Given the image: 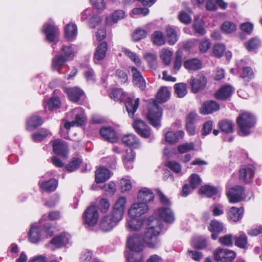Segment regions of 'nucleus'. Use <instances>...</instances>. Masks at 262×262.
I'll return each instance as SVG.
<instances>
[{
    "instance_id": "f257e3e1",
    "label": "nucleus",
    "mask_w": 262,
    "mask_h": 262,
    "mask_svg": "<svg viewBox=\"0 0 262 262\" xmlns=\"http://www.w3.org/2000/svg\"><path fill=\"white\" fill-rule=\"evenodd\" d=\"M148 226L143 236L134 234L127 238L126 247L130 251L142 253L145 248L143 242L150 249H158L160 247L161 241L159 235L162 230V224L160 221L153 216L148 219Z\"/></svg>"
},
{
    "instance_id": "f03ea898",
    "label": "nucleus",
    "mask_w": 262,
    "mask_h": 262,
    "mask_svg": "<svg viewBox=\"0 0 262 262\" xmlns=\"http://www.w3.org/2000/svg\"><path fill=\"white\" fill-rule=\"evenodd\" d=\"M170 96V92L166 86H161L156 95V100L150 101L147 105V118L150 124L154 127L159 128L161 126V120L163 110L158 104L166 102Z\"/></svg>"
},
{
    "instance_id": "7ed1b4c3",
    "label": "nucleus",
    "mask_w": 262,
    "mask_h": 262,
    "mask_svg": "<svg viewBox=\"0 0 262 262\" xmlns=\"http://www.w3.org/2000/svg\"><path fill=\"white\" fill-rule=\"evenodd\" d=\"M126 199L125 197H120L115 202L113 209L110 214L104 215L99 222L101 230L104 232L111 230L123 217Z\"/></svg>"
},
{
    "instance_id": "20e7f679",
    "label": "nucleus",
    "mask_w": 262,
    "mask_h": 262,
    "mask_svg": "<svg viewBox=\"0 0 262 262\" xmlns=\"http://www.w3.org/2000/svg\"><path fill=\"white\" fill-rule=\"evenodd\" d=\"M75 57V51L72 46L63 45L58 54L52 59L51 67L53 71L62 73V70L66 63L73 60Z\"/></svg>"
},
{
    "instance_id": "39448f33",
    "label": "nucleus",
    "mask_w": 262,
    "mask_h": 262,
    "mask_svg": "<svg viewBox=\"0 0 262 262\" xmlns=\"http://www.w3.org/2000/svg\"><path fill=\"white\" fill-rule=\"evenodd\" d=\"M256 122V118L253 114L246 111L240 113L236 119L238 133L244 136L250 135L255 128Z\"/></svg>"
},
{
    "instance_id": "423d86ee",
    "label": "nucleus",
    "mask_w": 262,
    "mask_h": 262,
    "mask_svg": "<svg viewBox=\"0 0 262 262\" xmlns=\"http://www.w3.org/2000/svg\"><path fill=\"white\" fill-rule=\"evenodd\" d=\"M245 188L241 185H235L229 189L226 195L231 204H236L245 200Z\"/></svg>"
},
{
    "instance_id": "0eeeda50",
    "label": "nucleus",
    "mask_w": 262,
    "mask_h": 262,
    "mask_svg": "<svg viewBox=\"0 0 262 262\" xmlns=\"http://www.w3.org/2000/svg\"><path fill=\"white\" fill-rule=\"evenodd\" d=\"M99 214L96 205L89 206L83 213V223L89 227H94L98 223Z\"/></svg>"
},
{
    "instance_id": "6e6552de",
    "label": "nucleus",
    "mask_w": 262,
    "mask_h": 262,
    "mask_svg": "<svg viewBox=\"0 0 262 262\" xmlns=\"http://www.w3.org/2000/svg\"><path fill=\"white\" fill-rule=\"evenodd\" d=\"M213 256L216 261L232 262L236 256V253L232 250L219 248L214 251Z\"/></svg>"
},
{
    "instance_id": "1a4fd4ad",
    "label": "nucleus",
    "mask_w": 262,
    "mask_h": 262,
    "mask_svg": "<svg viewBox=\"0 0 262 262\" xmlns=\"http://www.w3.org/2000/svg\"><path fill=\"white\" fill-rule=\"evenodd\" d=\"M207 83V78L202 73L198 74L195 77H192L189 80L191 92L198 93L205 89Z\"/></svg>"
},
{
    "instance_id": "9d476101",
    "label": "nucleus",
    "mask_w": 262,
    "mask_h": 262,
    "mask_svg": "<svg viewBox=\"0 0 262 262\" xmlns=\"http://www.w3.org/2000/svg\"><path fill=\"white\" fill-rule=\"evenodd\" d=\"M235 90L230 84L222 86L214 94V97L219 101H228L234 93Z\"/></svg>"
},
{
    "instance_id": "9b49d317",
    "label": "nucleus",
    "mask_w": 262,
    "mask_h": 262,
    "mask_svg": "<svg viewBox=\"0 0 262 262\" xmlns=\"http://www.w3.org/2000/svg\"><path fill=\"white\" fill-rule=\"evenodd\" d=\"M133 127L135 132L141 137L148 138L150 137L151 128L144 121L136 119L133 123Z\"/></svg>"
},
{
    "instance_id": "f8f14e48",
    "label": "nucleus",
    "mask_w": 262,
    "mask_h": 262,
    "mask_svg": "<svg viewBox=\"0 0 262 262\" xmlns=\"http://www.w3.org/2000/svg\"><path fill=\"white\" fill-rule=\"evenodd\" d=\"M255 169L252 164L243 166L239 170V179L245 183H250L254 178Z\"/></svg>"
},
{
    "instance_id": "ddd939ff",
    "label": "nucleus",
    "mask_w": 262,
    "mask_h": 262,
    "mask_svg": "<svg viewBox=\"0 0 262 262\" xmlns=\"http://www.w3.org/2000/svg\"><path fill=\"white\" fill-rule=\"evenodd\" d=\"M244 208L242 206L237 208L235 206L229 207L226 209V215L228 220L230 222L237 223L243 217Z\"/></svg>"
},
{
    "instance_id": "4468645a",
    "label": "nucleus",
    "mask_w": 262,
    "mask_h": 262,
    "mask_svg": "<svg viewBox=\"0 0 262 262\" xmlns=\"http://www.w3.org/2000/svg\"><path fill=\"white\" fill-rule=\"evenodd\" d=\"M149 209L147 204L139 201V202L135 203L132 205L128 210V213L132 218H136L147 212Z\"/></svg>"
},
{
    "instance_id": "2eb2a0df",
    "label": "nucleus",
    "mask_w": 262,
    "mask_h": 262,
    "mask_svg": "<svg viewBox=\"0 0 262 262\" xmlns=\"http://www.w3.org/2000/svg\"><path fill=\"white\" fill-rule=\"evenodd\" d=\"M53 152L57 155H60L63 157H66L69 153L68 143L60 139H57L51 141Z\"/></svg>"
},
{
    "instance_id": "dca6fc26",
    "label": "nucleus",
    "mask_w": 262,
    "mask_h": 262,
    "mask_svg": "<svg viewBox=\"0 0 262 262\" xmlns=\"http://www.w3.org/2000/svg\"><path fill=\"white\" fill-rule=\"evenodd\" d=\"M42 31L46 35V39L50 42H55L60 34V30L57 26L48 23L43 25Z\"/></svg>"
},
{
    "instance_id": "f3484780",
    "label": "nucleus",
    "mask_w": 262,
    "mask_h": 262,
    "mask_svg": "<svg viewBox=\"0 0 262 262\" xmlns=\"http://www.w3.org/2000/svg\"><path fill=\"white\" fill-rule=\"evenodd\" d=\"M63 91L68 99L74 103L78 102L84 95L83 90L78 86L64 88Z\"/></svg>"
},
{
    "instance_id": "a211bd4d",
    "label": "nucleus",
    "mask_w": 262,
    "mask_h": 262,
    "mask_svg": "<svg viewBox=\"0 0 262 262\" xmlns=\"http://www.w3.org/2000/svg\"><path fill=\"white\" fill-rule=\"evenodd\" d=\"M99 134L103 140L111 143L117 142L118 137L117 133L112 127L103 126L99 130Z\"/></svg>"
},
{
    "instance_id": "6ab92c4d",
    "label": "nucleus",
    "mask_w": 262,
    "mask_h": 262,
    "mask_svg": "<svg viewBox=\"0 0 262 262\" xmlns=\"http://www.w3.org/2000/svg\"><path fill=\"white\" fill-rule=\"evenodd\" d=\"M224 229L223 223L217 220H211L208 226V230L211 232V237L213 240L217 239Z\"/></svg>"
},
{
    "instance_id": "aec40b11",
    "label": "nucleus",
    "mask_w": 262,
    "mask_h": 262,
    "mask_svg": "<svg viewBox=\"0 0 262 262\" xmlns=\"http://www.w3.org/2000/svg\"><path fill=\"white\" fill-rule=\"evenodd\" d=\"M129 69L133 75V83L142 91L145 89L146 82L140 71L134 66H130Z\"/></svg>"
},
{
    "instance_id": "412c9836",
    "label": "nucleus",
    "mask_w": 262,
    "mask_h": 262,
    "mask_svg": "<svg viewBox=\"0 0 262 262\" xmlns=\"http://www.w3.org/2000/svg\"><path fill=\"white\" fill-rule=\"evenodd\" d=\"M70 238V235L63 232L54 237L50 241V244L54 246L56 249H60L64 247L69 242Z\"/></svg>"
},
{
    "instance_id": "4be33fe9",
    "label": "nucleus",
    "mask_w": 262,
    "mask_h": 262,
    "mask_svg": "<svg viewBox=\"0 0 262 262\" xmlns=\"http://www.w3.org/2000/svg\"><path fill=\"white\" fill-rule=\"evenodd\" d=\"M111 170L104 166L98 167L95 173V181L97 184L106 182L111 177Z\"/></svg>"
},
{
    "instance_id": "5701e85b",
    "label": "nucleus",
    "mask_w": 262,
    "mask_h": 262,
    "mask_svg": "<svg viewBox=\"0 0 262 262\" xmlns=\"http://www.w3.org/2000/svg\"><path fill=\"white\" fill-rule=\"evenodd\" d=\"M108 44L106 41H102L98 45L96 48L93 58L96 63L97 61H102L105 59Z\"/></svg>"
},
{
    "instance_id": "b1692460",
    "label": "nucleus",
    "mask_w": 262,
    "mask_h": 262,
    "mask_svg": "<svg viewBox=\"0 0 262 262\" xmlns=\"http://www.w3.org/2000/svg\"><path fill=\"white\" fill-rule=\"evenodd\" d=\"M220 109V104L214 100L205 101L200 108V112L204 115L212 114Z\"/></svg>"
},
{
    "instance_id": "393cba45",
    "label": "nucleus",
    "mask_w": 262,
    "mask_h": 262,
    "mask_svg": "<svg viewBox=\"0 0 262 262\" xmlns=\"http://www.w3.org/2000/svg\"><path fill=\"white\" fill-rule=\"evenodd\" d=\"M125 106L126 110L127 112L128 115L133 118L134 114L137 111L140 103V99L139 98L136 99H133L130 97H127L125 99Z\"/></svg>"
},
{
    "instance_id": "a878e982",
    "label": "nucleus",
    "mask_w": 262,
    "mask_h": 262,
    "mask_svg": "<svg viewBox=\"0 0 262 262\" xmlns=\"http://www.w3.org/2000/svg\"><path fill=\"white\" fill-rule=\"evenodd\" d=\"M137 198L139 201L147 204V203L154 201L155 195L153 192L149 189L143 188L138 191Z\"/></svg>"
},
{
    "instance_id": "bb28decb",
    "label": "nucleus",
    "mask_w": 262,
    "mask_h": 262,
    "mask_svg": "<svg viewBox=\"0 0 262 262\" xmlns=\"http://www.w3.org/2000/svg\"><path fill=\"white\" fill-rule=\"evenodd\" d=\"M159 216L164 221L168 223H172L174 220L173 213L169 207H161L158 210Z\"/></svg>"
},
{
    "instance_id": "cd10ccee",
    "label": "nucleus",
    "mask_w": 262,
    "mask_h": 262,
    "mask_svg": "<svg viewBox=\"0 0 262 262\" xmlns=\"http://www.w3.org/2000/svg\"><path fill=\"white\" fill-rule=\"evenodd\" d=\"M122 143L126 146L133 148H138L140 147V142L137 136L134 134L124 135L122 139Z\"/></svg>"
},
{
    "instance_id": "c85d7f7f",
    "label": "nucleus",
    "mask_w": 262,
    "mask_h": 262,
    "mask_svg": "<svg viewBox=\"0 0 262 262\" xmlns=\"http://www.w3.org/2000/svg\"><path fill=\"white\" fill-rule=\"evenodd\" d=\"M151 41L154 45L158 47L164 46L166 43V37L163 32L155 31L151 35Z\"/></svg>"
},
{
    "instance_id": "c756f323",
    "label": "nucleus",
    "mask_w": 262,
    "mask_h": 262,
    "mask_svg": "<svg viewBox=\"0 0 262 262\" xmlns=\"http://www.w3.org/2000/svg\"><path fill=\"white\" fill-rule=\"evenodd\" d=\"M255 74L252 67L244 66L239 72V77L245 81L249 82L255 78Z\"/></svg>"
},
{
    "instance_id": "7c9ffc66",
    "label": "nucleus",
    "mask_w": 262,
    "mask_h": 262,
    "mask_svg": "<svg viewBox=\"0 0 262 262\" xmlns=\"http://www.w3.org/2000/svg\"><path fill=\"white\" fill-rule=\"evenodd\" d=\"M183 66L186 69L188 70L197 71L202 68V62L201 60L194 58L185 61Z\"/></svg>"
},
{
    "instance_id": "2f4dec72",
    "label": "nucleus",
    "mask_w": 262,
    "mask_h": 262,
    "mask_svg": "<svg viewBox=\"0 0 262 262\" xmlns=\"http://www.w3.org/2000/svg\"><path fill=\"white\" fill-rule=\"evenodd\" d=\"M184 135V133L182 130L168 131L165 134V139L169 144H174L179 141L180 138H182Z\"/></svg>"
},
{
    "instance_id": "473e14b6",
    "label": "nucleus",
    "mask_w": 262,
    "mask_h": 262,
    "mask_svg": "<svg viewBox=\"0 0 262 262\" xmlns=\"http://www.w3.org/2000/svg\"><path fill=\"white\" fill-rule=\"evenodd\" d=\"M234 245L237 247L242 249H247L248 237L244 232H241L239 235L234 236Z\"/></svg>"
},
{
    "instance_id": "72a5a7b5",
    "label": "nucleus",
    "mask_w": 262,
    "mask_h": 262,
    "mask_svg": "<svg viewBox=\"0 0 262 262\" xmlns=\"http://www.w3.org/2000/svg\"><path fill=\"white\" fill-rule=\"evenodd\" d=\"M58 184L57 180L52 178L48 181H43L40 184V188L45 191L51 192L56 189Z\"/></svg>"
},
{
    "instance_id": "f704fd0d",
    "label": "nucleus",
    "mask_w": 262,
    "mask_h": 262,
    "mask_svg": "<svg viewBox=\"0 0 262 262\" xmlns=\"http://www.w3.org/2000/svg\"><path fill=\"white\" fill-rule=\"evenodd\" d=\"M218 126L221 131L227 134L232 133L234 131V124L231 120L223 119L218 123Z\"/></svg>"
},
{
    "instance_id": "c9c22d12",
    "label": "nucleus",
    "mask_w": 262,
    "mask_h": 262,
    "mask_svg": "<svg viewBox=\"0 0 262 262\" xmlns=\"http://www.w3.org/2000/svg\"><path fill=\"white\" fill-rule=\"evenodd\" d=\"M49 130L45 128L34 129V142H41L44 141L49 135Z\"/></svg>"
},
{
    "instance_id": "e433bc0d",
    "label": "nucleus",
    "mask_w": 262,
    "mask_h": 262,
    "mask_svg": "<svg viewBox=\"0 0 262 262\" xmlns=\"http://www.w3.org/2000/svg\"><path fill=\"white\" fill-rule=\"evenodd\" d=\"M199 193L208 198H211L217 192L216 188L210 185L202 186L199 189Z\"/></svg>"
},
{
    "instance_id": "4c0bfd02",
    "label": "nucleus",
    "mask_w": 262,
    "mask_h": 262,
    "mask_svg": "<svg viewBox=\"0 0 262 262\" xmlns=\"http://www.w3.org/2000/svg\"><path fill=\"white\" fill-rule=\"evenodd\" d=\"M61 105V101L58 97H52L45 102V107L49 111L59 108Z\"/></svg>"
},
{
    "instance_id": "58836bf2",
    "label": "nucleus",
    "mask_w": 262,
    "mask_h": 262,
    "mask_svg": "<svg viewBox=\"0 0 262 262\" xmlns=\"http://www.w3.org/2000/svg\"><path fill=\"white\" fill-rule=\"evenodd\" d=\"M166 36L169 45H174L178 40V36L176 30L170 27H167L165 30Z\"/></svg>"
},
{
    "instance_id": "ea45409f",
    "label": "nucleus",
    "mask_w": 262,
    "mask_h": 262,
    "mask_svg": "<svg viewBox=\"0 0 262 262\" xmlns=\"http://www.w3.org/2000/svg\"><path fill=\"white\" fill-rule=\"evenodd\" d=\"M77 33V28L75 24L70 23L64 28V36L68 39H71L75 37Z\"/></svg>"
},
{
    "instance_id": "a19ab883",
    "label": "nucleus",
    "mask_w": 262,
    "mask_h": 262,
    "mask_svg": "<svg viewBox=\"0 0 262 262\" xmlns=\"http://www.w3.org/2000/svg\"><path fill=\"white\" fill-rule=\"evenodd\" d=\"M125 17V12L122 10L115 11L110 17L106 18L105 23L107 25H110V20H112L113 23H117L119 20Z\"/></svg>"
},
{
    "instance_id": "79ce46f5",
    "label": "nucleus",
    "mask_w": 262,
    "mask_h": 262,
    "mask_svg": "<svg viewBox=\"0 0 262 262\" xmlns=\"http://www.w3.org/2000/svg\"><path fill=\"white\" fill-rule=\"evenodd\" d=\"M135 156L136 153L132 149H130L129 151H126V154L123 156V164L127 169L133 167L132 165H130V164L134 161Z\"/></svg>"
},
{
    "instance_id": "37998d69",
    "label": "nucleus",
    "mask_w": 262,
    "mask_h": 262,
    "mask_svg": "<svg viewBox=\"0 0 262 262\" xmlns=\"http://www.w3.org/2000/svg\"><path fill=\"white\" fill-rule=\"evenodd\" d=\"M110 97L115 101H124L126 98V95L122 89L115 88L114 89L111 94Z\"/></svg>"
},
{
    "instance_id": "c03bdc74",
    "label": "nucleus",
    "mask_w": 262,
    "mask_h": 262,
    "mask_svg": "<svg viewBox=\"0 0 262 262\" xmlns=\"http://www.w3.org/2000/svg\"><path fill=\"white\" fill-rule=\"evenodd\" d=\"M173 88L175 93L179 98H183L187 94V84L185 83H176Z\"/></svg>"
},
{
    "instance_id": "a18cd8bd",
    "label": "nucleus",
    "mask_w": 262,
    "mask_h": 262,
    "mask_svg": "<svg viewBox=\"0 0 262 262\" xmlns=\"http://www.w3.org/2000/svg\"><path fill=\"white\" fill-rule=\"evenodd\" d=\"M260 46V41L257 37H252L245 43L247 50L251 51L257 49Z\"/></svg>"
},
{
    "instance_id": "49530a36",
    "label": "nucleus",
    "mask_w": 262,
    "mask_h": 262,
    "mask_svg": "<svg viewBox=\"0 0 262 262\" xmlns=\"http://www.w3.org/2000/svg\"><path fill=\"white\" fill-rule=\"evenodd\" d=\"M207 239L204 236H200L194 238L193 247L196 249H203L207 246Z\"/></svg>"
},
{
    "instance_id": "de8ad7c7",
    "label": "nucleus",
    "mask_w": 262,
    "mask_h": 262,
    "mask_svg": "<svg viewBox=\"0 0 262 262\" xmlns=\"http://www.w3.org/2000/svg\"><path fill=\"white\" fill-rule=\"evenodd\" d=\"M143 225V221L141 219L132 218L127 222V227L133 231L139 230Z\"/></svg>"
},
{
    "instance_id": "09e8293b",
    "label": "nucleus",
    "mask_w": 262,
    "mask_h": 262,
    "mask_svg": "<svg viewBox=\"0 0 262 262\" xmlns=\"http://www.w3.org/2000/svg\"><path fill=\"white\" fill-rule=\"evenodd\" d=\"M123 53L130 59L134 62L137 66L140 67L141 65V61L136 53L131 51L128 49L124 48L122 50Z\"/></svg>"
},
{
    "instance_id": "8fccbe9b",
    "label": "nucleus",
    "mask_w": 262,
    "mask_h": 262,
    "mask_svg": "<svg viewBox=\"0 0 262 262\" xmlns=\"http://www.w3.org/2000/svg\"><path fill=\"white\" fill-rule=\"evenodd\" d=\"M82 163V160L79 158H73L71 161L66 166V170L70 172L75 171Z\"/></svg>"
},
{
    "instance_id": "3c124183",
    "label": "nucleus",
    "mask_w": 262,
    "mask_h": 262,
    "mask_svg": "<svg viewBox=\"0 0 262 262\" xmlns=\"http://www.w3.org/2000/svg\"><path fill=\"white\" fill-rule=\"evenodd\" d=\"M147 35V32L144 29L137 28L132 34V39L134 42H138L145 38Z\"/></svg>"
},
{
    "instance_id": "603ef678",
    "label": "nucleus",
    "mask_w": 262,
    "mask_h": 262,
    "mask_svg": "<svg viewBox=\"0 0 262 262\" xmlns=\"http://www.w3.org/2000/svg\"><path fill=\"white\" fill-rule=\"evenodd\" d=\"M172 56V52L168 49H163L161 51L160 57L163 63L166 66L170 64Z\"/></svg>"
},
{
    "instance_id": "864d4df0",
    "label": "nucleus",
    "mask_w": 262,
    "mask_h": 262,
    "mask_svg": "<svg viewBox=\"0 0 262 262\" xmlns=\"http://www.w3.org/2000/svg\"><path fill=\"white\" fill-rule=\"evenodd\" d=\"M234 236L232 234H227L219 238V242L222 245L232 247L233 245Z\"/></svg>"
},
{
    "instance_id": "5fc2aeb1",
    "label": "nucleus",
    "mask_w": 262,
    "mask_h": 262,
    "mask_svg": "<svg viewBox=\"0 0 262 262\" xmlns=\"http://www.w3.org/2000/svg\"><path fill=\"white\" fill-rule=\"evenodd\" d=\"M115 75L117 79L121 84H124L128 81V77L127 73L121 69H117L115 71Z\"/></svg>"
},
{
    "instance_id": "6e6d98bb",
    "label": "nucleus",
    "mask_w": 262,
    "mask_h": 262,
    "mask_svg": "<svg viewBox=\"0 0 262 262\" xmlns=\"http://www.w3.org/2000/svg\"><path fill=\"white\" fill-rule=\"evenodd\" d=\"M221 29L222 31L225 33H231L235 31L236 29V26L233 22L225 21L221 25Z\"/></svg>"
},
{
    "instance_id": "4d7b16f0",
    "label": "nucleus",
    "mask_w": 262,
    "mask_h": 262,
    "mask_svg": "<svg viewBox=\"0 0 262 262\" xmlns=\"http://www.w3.org/2000/svg\"><path fill=\"white\" fill-rule=\"evenodd\" d=\"M177 149L178 152L180 154H184L191 150H194V143L189 142L180 144L178 146Z\"/></svg>"
},
{
    "instance_id": "13d9d810",
    "label": "nucleus",
    "mask_w": 262,
    "mask_h": 262,
    "mask_svg": "<svg viewBox=\"0 0 262 262\" xmlns=\"http://www.w3.org/2000/svg\"><path fill=\"white\" fill-rule=\"evenodd\" d=\"M189 182L191 188H196L201 183L202 180L199 174L192 173L189 177Z\"/></svg>"
},
{
    "instance_id": "bf43d9fd",
    "label": "nucleus",
    "mask_w": 262,
    "mask_h": 262,
    "mask_svg": "<svg viewBox=\"0 0 262 262\" xmlns=\"http://www.w3.org/2000/svg\"><path fill=\"white\" fill-rule=\"evenodd\" d=\"M166 166L176 173H179L182 170V166L175 161H169Z\"/></svg>"
},
{
    "instance_id": "052dcab7",
    "label": "nucleus",
    "mask_w": 262,
    "mask_h": 262,
    "mask_svg": "<svg viewBox=\"0 0 262 262\" xmlns=\"http://www.w3.org/2000/svg\"><path fill=\"white\" fill-rule=\"evenodd\" d=\"M128 262H144V254L141 253H130L127 258Z\"/></svg>"
},
{
    "instance_id": "680f3d73",
    "label": "nucleus",
    "mask_w": 262,
    "mask_h": 262,
    "mask_svg": "<svg viewBox=\"0 0 262 262\" xmlns=\"http://www.w3.org/2000/svg\"><path fill=\"white\" fill-rule=\"evenodd\" d=\"M110 203L108 200L105 198H102L99 200L97 209L102 213H105L109 209Z\"/></svg>"
},
{
    "instance_id": "e2e57ef3",
    "label": "nucleus",
    "mask_w": 262,
    "mask_h": 262,
    "mask_svg": "<svg viewBox=\"0 0 262 262\" xmlns=\"http://www.w3.org/2000/svg\"><path fill=\"white\" fill-rule=\"evenodd\" d=\"M226 48L221 44H216L213 48V54L216 57H221L223 56Z\"/></svg>"
},
{
    "instance_id": "0e129e2a",
    "label": "nucleus",
    "mask_w": 262,
    "mask_h": 262,
    "mask_svg": "<svg viewBox=\"0 0 262 262\" xmlns=\"http://www.w3.org/2000/svg\"><path fill=\"white\" fill-rule=\"evenodd\" d=\"M62 217V214L59 210H52L48 213V220L55 222L59 220Z\"/></svg>"
},
{
    "instance_id": "69168bd1",
    "label": "nucleus",
    "mask_w": 262,
    "mask_h": 262,
    "mask_svg": "<svg viewBox=\"0 0 262 262\" xmlns=\"http://www.w3.org/2000/svg\"><path fill=\"white\" fill-rule=\"evenodd\" d=\"M211 43L209 39L201 41L199 43V51L201 53H205L210 48Z\"/></svg>"
},
{
    "instance_id": "338daca9",
    "label": "nucleus",
    "mask_w": 262,
    "mask_h": 262,
    "mask_svg": "<svg viewBox=\"0 0 262 262\" xmlns=\"http://www.w3.org/2000/svg\"><path fill=\"white\" fill-rule=\"evenodd\" d=\"M101 189L111 194H113L116 191V185L114 182L110 181L108 183L105 184Z\"/></svg>"
},
{
    "instance_id": "774afa93",
    "label": "nucleus",
    "mask_w": 262,
    "mask_h": 262,
    "mask_svg": "<svg viewBox=\"0 0 262 262\" xmlns=\"http://www.w3.org/2000/svg\"><path fill=\"white\" fill-rule=\"evenodd\" d=\"M178 18L180 21L186 25L190 24L191 21V17L184 11H181L178 16Z\"/></svg>"
}]
</instances>
